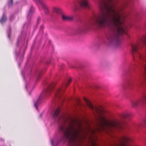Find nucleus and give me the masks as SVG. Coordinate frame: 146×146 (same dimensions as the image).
<instances>
[{
  "label": "nucleus",
  "mask_w": 146,
  "mask_h": 146,
  "mask_svg": "<svg viewBox=\"0 0 146 146\" xmlns=\"http://www.w3.org/2000/svg\"><path fill=\"white\" fill-rule=\"evenodd\" d=\"M130 138L126 136H123L122 137L121 141L123 142H128L130 141Z\"/></svg>",
  "instance_id": "9b49d317"
},
{
  "label": "nucleus",
  "mask_w": 146,
  "mask_h": 146,
  "mask_svg": "<svg viewBox=\"0 0 146 146\" xmlns=\"http://www.w3.org/2000/svg\"><path fill=\"white\" fill-rule=\"evenodd\" d=\"M51 144H52V145L53 146H53V141H52V140H51Z\"/></svg>",
  "instance_id": "412c9836"
},
{
  "label": "nucleus",
  "mask_w": 146,
  "mask_h": 146,
  "mask_svg": "<svg viewBox=\"0 0 146 146\" xmlns=\"http://www.w3.org/2000/svg\"><path fill=\"white\" fill-rule=\"evenodd\" d=\"M71 81V79H70L67 82L66 84H65V86L66 87L68 86L70 84V82Z\"/></svg>",
  "instance_id": "a211bd4d"
},
{
  "label": "nucleus",
  "mask_w": 146,
  "mask_h": 146,
  "mask_svg": "<svg viewBox=\"0 0 146 146\" xmlns=\"http://www.w3.org/2000/svg\"><path fill=\"white\" fill-rule=\"evenodd\" d=\"M79 3L80 5L82 7L86 8H90L88 0H80Z\"/></svg>",
  "instance_id": "6e6552de"
},
{
  "label": "nucleus",
  "mask_w": 146,
  "mask_h": 146,
  "mask_svg": "<svg viewBox=\"0 0 146 146\" xmlns=\"http://www.w3.org/2000/svg\"><path fill=\"white\" fill-rule=\"evenodd\" d=\"M60 110L59 108L55 111L53 117L54 119H57L60 121L61 119L63 123L59 127V129L63 133V138L68 139L72 146H81L79 141L84 137L82 135H78L80 132H84L81 122L76 121L73 119L64 117H59L58 115Z\"/></svg>",
  "instance_id": "f03ea898"
},
{
  "label": "nucleus",
  "mask_w": 146,
  "mask_h": 146,
  "mask_svg": "<svg viewBox=\"0 0 146 146\" xmlns=\"http://www.w3.org/2000/svg\"><path fill=\"white\" fill-rule=\"evenodd\" d=\"M62 20L64 21H70L73 20L74 19V18L73 17L67 16L64 15H62Z\"/></svg>",
  "instance_id": "9d476101"
},
{
  "label": "nucleus",
  "mask_w": 146,
  "mask_h": 146,
  "mask_svg": "<svg viewBox=\"0 0 146 146\" xmlns=\"http://www.w3.org/2000/svg\"><path fill=\"white\" fill-rule=\"evenodd\" d=\"M145 123V124H146V119H145V120L144 121Z\"/></svg>",
  "instance_id": "4be33fe9"
},
{
  "label": "nucleus",
  "mask_w": 146,
  "mask_h": 146,
  "mask_svg": "<svg viewBox=\"0 0 146 146\" xmlns=\"http://www.w3.org/2000/svg\"><path fill=\"white\" fill-rule=\"evenodd\" d=\"M131 116V114L130 113H125L123 115L122 117L125 118H128Z\"/></svg>",
  "instance_id": "2eb2a0df"
},
{
  "label": "nucleus",
  "mask_w": 146,
  "mask_h": 146,
  "mask_svg": "<svg viewBox=\"0 0 146 146\" xmlns=\"http://www.w3.org/2000/svg\"><path fill=\"white\" fill-rule=\"evenodd\" d=\"M64 91V87L62 88H59L57 89L55 92V96L56 97L58 98L62 96Z\"/></svg>",
  "instance_id": "0eeeda50"
},
{
  "label": "nucleus",
  "mask_w": 146,
  "mask_h": 146,
  "mask_svg": "<svg viewBox=\"0 0 146 146\" xmlns=\"http://www.w3.org/2000/svg\"><path fill=\"white\" fill-rule=\"evenodd\" d=\"M41 73H40L38 75L36 80V82H38L40 79L41 77Z\"/></svg>",
  "instance_id": "f3484780"
},
{
  "label": "nucleus",
  "mask_w": 146,
  "mask_h": 146,
  "mask_svg": "<svg viewBox=\"0 0 146 146\" xmlns=\"http://www.w3.org/2000/svg\"><path fill=\"white\" fill-rule=\"evenodd\" d=\"M42 8L44 9L45 14H47L49 13V10L47 6L41 0H37Z\"/></svg>",
  "instance_id": "1a4fd4ad"
},
{
  "label": "nucleus",
  "mask_w": 146,
  "mask_h": 146,
  "mask_svg": "<svg viewBox=\"0 0 146 146\" xmlns=\"http://www.w3.org/2000/svg\"><path fill=\"white\" fill-rule=\"evenodd\" d=\"M84 100L87 106L93 111L94 113L96 112L98 114H99L100 110L98 108L93 106L89 100L86 98H84Z\"/></svg>",
  "instance_id": "423d86ee"
},
{
  "label": "nucleus",
  "mask_w": 146,
  "mask_h": 146,
  "mask_svg": "<svg viewBox=\"0 0 146 146\" xmlns=\"http://www.w3.org/2000/svg\"><path fill=\"white\" fill-rule=\"evenodd\" d=\"M88 128V129H89V130L91 131L92 133H93L95 132V131L94 130L91 129L89 127Z\"/></svg>",
  "instance_id": "aec40b11"
},
{
  "label": "nucleus",
  "mask_w": 146,
  "mask_h": 146,
  "mask_svg": "<svg viewBox=\"0 0 146 146\" xmlns=\"http://www.w3.org/2000/svg\"><path fill=\"white\" fill-rule=\"evenodd\" d=\"M99 120L100 123L98 125L100 128L99 129L100 130L105 129L106 126L118 129H120L122 128L121 123L116 119L108 121L105 117L100 116Z\"/></svg>",
  "instance_id": "7ed1b4c3"
},
{
  "label": "nucleus",
  "mask_w": 146,
  "mask_h": 146,
  "mask_svg": "<svg viewBox=\"0 0 146 146\" xmlns=\"http://www.w3.org/2000/svg\"><path fill=\"white\" fill-rule=\"evenodd\" d=\"M7 20V17L4 14L3 15L1 19L0 20V22L1 23H4Z\"/></svg>",
  "instance_id": "4468645a"
},
{
  "label": "nucleus",
  "mask_w": 146,
  "mask_h": 146,
  "mask_svg": "<svg viewBox=\"0 0 146 146\" xmlns=\"http://www.w3.org/2000/svg\"><path fill=\"white\" fill-rule=\"evenodd\" d=\"M42 28H43V27H41V28H42Z\"/></svg>",
  "instance_id": "5701e85b"
},
{
  "label": "nucleus",
  "mask_w": 146,
  "mask_h": 146,
  "mask_svg": "<svg viewBox=\"0 0 146 146\" xmlns=\"http://www.w3.org/2000/svg\"><path fill=\"white\" fill-rule=\"evenodd\" d=\"M10 1L8 3L9 5V6H11L12 5L13 3V0H10Z\"/></svg>",
  "instance_id": "6ab92c4d"
},
{
  "label": "nucleus",
  "mask_w": 146,
  "mask_h": 146,
  "mask_svg": "<svg viewBox=\"0 0 146 146\" xmlns=\"http://www.w3.org/2000/svg\"><path fill=\"white\" fill-rule=\"evenodd\" d=\"M34 11V8L33 7H31L30 9L29 10V12L28 15V19H30V16L32 15Z\"/></svg>",
  "instance_id": "f8f14e48"
},
{
  "label": "nucleus",
  "mask_w": 146,
  "mask_h": 146,
  "mask_svg": "<svg viewBox=\"0 0 146 146\" xmlns=\"http://www.w3.org/2000/svg\"><path fill=\"white\" fill-rule=\"evenodd\" d=\"M131 102L133 107H137L146 103V94L139 99L131 101Z\"/></svg>",
  "instance_id": "39448f33"
},
{
  "label": "nucleus",
  "mask_w": 146,
  "mask_h": 146,
  "mask_svg": "<svg viewBox=\"0 0 146 146\" xmlns=\"http://www.w3.org/2000/svg\"><path fill=\"white\" fill-rule=\"evenodd\" d=\"M143 82V80L141 78H140L138 80L137 85L138 86H141Z\"/></svg>",
  "instance_id": "ddd939ff"
},
{
  "label": "nucleus",
  "mask_w": 146,
  "mask_h": 146,
  "mask_svg": "<svg viewBox=\"0 0 146 146\" xmlns=\"http://www.w3.org/2000/svg\"><path fill=\"white\" fill-rule=\"evenodd\" d=\"M117 0H101L99 3L100 12L96 15L93 23L88 24L79 28V33L87 30L93 26L98 29L108 27L109 29L107 38L110 43H115L118 46L121 43L120 36L125 33L126 26L121 18L126 16L121 12L127 5L124 1L120 6H116Z\"/></svg>",
  "instance_id": "f257e3e1"
},
{
  "label": "nucleus",
  "mask_w": 146,
  "mask_h": 146,
  "mask_svg": "<svg viewBox=\"0 0 146 146\" xmlns=\"http://www.w3.org/2000/svg\"><path fill=\"white\" fill-rule=\"evenodd\" d=\"M54 86L53 84L50 85L47 89L44 91L42 94L39 96L37 101L35 104V106L36 108H37V105L38 104L39 101L42 98L49 96L51 93L52 90Z\"/></svg>",
  "instance_id": "20e7f679"
},
{
  "label": "nucleus",
  "mask_w": 146,
  "mask_h": 146,
  "mask_svg": "<svg viewBox=\"0 0 146 146\" xmlns=\"http://www.w3.org/2000/svg\"><path fill=\"white\" fill-rule=\"evenodd\" d=\"M53 11L54 13H59L61 12L60 9L57 8H54L53 9Z\"/></svg>",
  "instance_id": "dca6fc26"
}]
</instances>
